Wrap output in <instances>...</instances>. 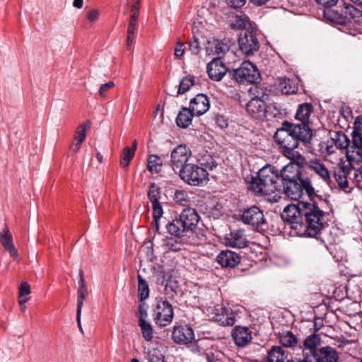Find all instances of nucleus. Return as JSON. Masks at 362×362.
<instances>
[{"label":"nucleus","instance_id":"obj_1","mask_svg":"<svg viewBox=\"0 0 362 362\" xmlns=\"http://www.w3.org/2000/svg\"><path fill=\"white\" fill-rule=\"evenodd\" d=\"M324 216L315 203L304 202L286 206L281 214L290 225L291 232L300 237H316L323 227Z\"/></svg>","mask_w":362,"mask_h":362},{"label":"nucleus","instance_id":"obj_2","mask_svg":"<svg viewBox=\"0 0 362 362\" xmlns=\"http://www.w3.org/2000/svg\"><path fill=\"white\" fill-rule=\"evenodd\" d=\"M312 137L313 130L310 126L296 124L288 121L283 122L274 135L279 151L298 165L305 163V157L296 149L300 143L304 145L310 144Z\"/></svg>","mask_w":362,"mask_h":362},{"label":"nucleus","instance_id":"obj_3","mask_svg":"<svg viewBox=\"0 0 362 362\" xmlns=\"http://www.w3.org/2000/svg\"><path fill=\"white\" fill-rule=\"evenodd\" d=\"M279 173L281 189L290 199H299L302 197L303 192L310 199L316 196L311 179L308 175L305 167H300L294 160H291Z\"/></svg>","mask_w":362,"mask_h":362},{"label":"nucleus","instance_id":"obj_4","mask_svg":"<svg viewBox=\"0 0 362 362\" xmlns=\"http://www.w3.org/2000/svg\"><path fill=\"white\" fill-rule=\"evenodd\" d=\"M250 188L255 194L265 196L280 192L282 186L279 170L271 165H264L259 170L257 178H253Z\"/></svg>","mask_w":362,"mask_h":362},{"label":"nucleus","instance_id":"obj_5","mask_svg":"<svg viewBox=\"0 0 362 362\" xmlns=\"http://www.w3.org/2000/svg\"><path fill=\"white\" fill-rule=\"evenodd\" d=\"M200 217L194 209L188 207L184 209L178 218L165 223L167 231L177 238L187 235L188 233L194 232L199 223Z\"/></svg>","mask_w":362,"mask_h":362},{"label":"nucleus","instance_id":"obj_6","mask_svg":"<svg viewBox=\"0 0 362 362\" xmlns=\"http://www.w3.org/2000/svg\"><path fill=\"white\" fill-rule=\"evenodd\" d=\"M325 17L341 25L351 22L359 23L362 21V11L351 4L344 3L339 11H325Z\"/></svg>","mask_w":362,"mask_h":362},{"label":"nucleus","instance_id":"obj_7","mask_svg":"<svg viewBox=\"0 0 362 362\" xmlns=\"http://www.w3.org/2000/svg\"><path fill=\"white\" fill-rule=\"evenodd\" d=\"M228 76L238 83H256L260 79V74L256 66L249 61H245L239 68L229 71Z\"/></svg>","mask_w":362,"mask_h":362},{"label":"nucleus","instance_id":"obj_8","mask_svg":"<svg viewBox=\"0 0 362 362\" xmlns=\"http://www.w3.org/2000/svg\"><path fill=\"white\" fill-rule=\"evenodd\" d=\"M240 220L257 231L264 230L267 228V221L263 210L255 205L244 209Z\"/></svg>","mask_w":362,"mask_h":362},{"label":"nucleus","instance_id":"obj_9","mask_svg":"<svg viewBox=\"0 0 362 362\" xmlns=\"http://www.w3.org/2000/svg\"><path fill=\"white\" fill-rule=\"evenodd\" d=\"M178 173L184 182L192 186H199L209 180L206 170L196 164L189 163Z\"/></svg>","mask_w":362,"mask_h":362},{"label":"nucleus","instance_id":"obj_10","mask_svg":"<svg viewBox=\"0 0 362 362\" xmlns=\"http://www.w3.org/2000/svg\"><path fill=\"white\" fill-rule=\"evenodd\" d=\"M148 198L152 204V228L155 232L160 233V223L163 214V209L159 202L160 198V189L155 183H151L149 186Z\"/></svg>","mask_w":362,"mask_h":362},{"label":"nucleus","instance_id":"obj_11","mask_svg":"<svg viewBox=\"0 0 362 362\" xmlns=\"http://www.w3.org/2000/svg\"><path fill=\"white\" fill-rule=\"evenodd\" d=\"M153 316L156 325L160 327L170 325L174 317L172 305L167 300H158L153 310Z\"/></svg>","mask_w":362,"mask_h":362},{"label":"nucleus","instance_id":"obj_12","mask_svg":"<svg viewBox=\"0 0 362 362\" xmlns=\"http://www.w3.org/2000/svg\"><path fill=\"white\" fill-rule=\"evenodd\" d=\"M237 314L230 308L222 305L214 306L211 313V320L221 326H233L236 322Z\"/></svg>","mask_w":362,"mask_h":362},{"label":"nucleus","instance_id":"obj_13","mask_svg":"<svg viewBox=\"0 0 362 362\" xmlns=\"http://www.w3.org/2000/svg\"><path fill=\"white\" fill-rule=\"evenodd\" d=\"M191 156V151L186 145H178L171 152L170 166L175 172L180 171L187 165L188 160Z\"/></svg>","mask_w":362,"mask_h":362},{"label":"nucleus","instance_id":"obj_14","mask_svg":"<svg viewBox=\"0 0 362 362\" xmlns=\"http://www.w3.org/2000/svg\"><path fill=\"white\" fill-rule=\"evenodd\" d=\"M305 164L300 165L305 167V170H310L317 175L327 185L331 188L333 187L334 183L332 182L330 173L325 165L319 158H312L308 161L305 158Z\"/></svg>","mask_w":362,"mask_h":362},{"label":"nucleus","instance_id":"obj_15","mask_svg":"<svg viewBox=\"0 0 362 362\" xmlns=\"http://www.w3.org/2000/svg\"><path fill=\"white\" fill-rule=\"evenodd\" d=\"M238 45L240 52L247 55H253L259 48V44L255 35L249 30L240 34Z\"/></svg>","mask_w":362,"mask_h":362},{"label":"nucleus","instance_id":"obj_16","mask_svg":"<svg viewBox=\"0 0 362 362\" xmlns=\"http://www.w3.org/2000/svg\"><path fill=\"white\" fill-rule=\"evenodd\" d=\"M172 339L177 344H189L194 340V330L187 325L175 326Z\"/></svg>","mask_w":362,"mask_h":362},{"label":"nucleus","instance_id":"obj_17","mask_svg":"<svg viewBox=\"0 0 362 362\" xmlns=\"http://www.w3.org/2000/svg\"><path fill=\"white\" fill-rule=\"evenodd\" d=\"M228 69L223 62L219 59H214L207 64V73L209 77L214 81H220L226 75H228Z\"/></svg>","mask_w":362,"mask_h":362},{"label":"nucleus","instance_id":"obj_18","mask_svg":"<svg viewBox=\"0 0 362 362\" xmlns=\"http://www.w3.org/2000/svg\"><path fill=\"white\" fill-rule=\"evenodd\" d=\"M240 259L239 254L229 250H222L216 258V262L223 268H235Z\"/></svg>","mask_w":362,"mask_h":362},{"label":"nucleus","instance_id":"obj_19","mask_svg":"<svg viewBox=\"0 0 362 362\" xmlns=\"http://www.w3.org/2000/svg\"><path fill=\"white\" fill-rule=\"evenodd\" d=\"M246 110L252 117L263 119L266 117L267 107L263 100L255 97L247 103Z\"/></svg>","mask_w":362,"mask_h":362},{"label":"nucleus","instance_id":"obj_20","mask_svg":"<svg viewBox=\"0 0 362 362\" xmlns=\"http://www.w3.org/2000/svg\"><path fill=\"white\" fill-rule=\"evenodd\" d=\"M210 107L209 98L202 93L197 94L190 100L189 109L196 116H201L206 113Z\"/></svg>","mask_w":362,"mask_h":362},{"label":"nucleus","instance_id":"obj_21","mask_svg":"<svg viewBox=\"0 0 362 362\" xmlns=\"http://www.w3.org/2000/svg\"><path fill=\"white\" fill-rule=\"evenodd\" d=\"M313 362H338L339 355L337 351L330 347L324 346L319 349L315 355H310Z\"/></svg>","mask_w":362,"mask_h":362},{"label":"nucleus","instance_id":"obj_22","mask_svg":"<svg viewBox=\"0 0 362 362\" xmlns=\"http://www.w3.org/2000/svg\"><path fill=\"white\" fill-rule=\"evenodd\" d=\"M251 331L246 327L236 326L232 331V337L235 344L240 347H244L252 340Z\"/></svg>","mask_w":362,"mask_h":362},{"label":"nucleus","instance_id":"obj_23","mask_svg":"<svg viewBox=\"0 0 362 362\" xmlns=\"http://www.w3.org/2000/svg\"><path fill=\"white\" fill-rule=\"evenodd\" d=\"M248 241L245 237L244 230H232L230 238H228V243L230 247L244 248L247 247Z\"/></svg>","mask_w":362,"mask_h":362},{"label":"nucleus","instance_id":"obj_24","mask_svg":"<svg viewBox=\"0 0 362 362\" xmlns=\"http://www.w3.org/2000/svg\"><path fill=\"white\" fill-rule=\"evenodd\" d=\"M320 338L317 334H313L306 337L303 342V356L315 355L319 350L317 347L320 345Z\"/></svg>","mask_w":362,"mask_h":362},{"label":"nucleus","instance_id":"obj_25","mask_svg":"<svg viewBox=\"0 0 362 362\" xmlns=\"http://www.w3.org/2000/svg\"><path fill=\"white\" fill-rule=\"evenodd\" d=\"M313 112V106L311 103H303L298 107L295 118L301 122L300 124L309 126V118Z\"/></svg>","mask_w":362,"mask_h":362},{"label":"nucleus","instance_id":"obj_26","mask_svg":"<svg viewBox=\"0 0 362 362\" xmlns=\"http://www.w3.org/2000/svg\"><path fill=\"white\" fill-rule=\"evenodd\" d=\"M0 243L4 249L9 252L11 257H17L18 252L13 243L12 235L9 233L6 226L5 227L3 233H0Z\"/></svg>","mask_w":362,"mask_h":362},{"label":"nucleus","instance_id":"obj_27","mask_svg":"<svg viewBox=\"0 0 362 362\" xmlns=\"http://www.w3.org/2000/svg\"><path fill=\"white\" fill-rule=\"evenodd\" d=\"M279 90L285 95L296 93L298 90V83L295 79L282 78L279 79Z\"/></svg>","mask_w":362,"mask_h":362},{"label":"nucleus","instance_id":"obj_28","mask_svg":"<svg viewBox=\"0 0 362 362\" xmlns=\"http://www.w3.org/2000/svg\"><path fill=\"white\" fill-rule=\"evenodd\" d=\"M194 116L189 108L183 107L176 118V124L179 127L185 129L192 124Z\"/></svg>","mask_w":362,"mask_h":362},{"label":"nucleus","instance_id":"obj_29","mask_svg":"<svg viewBox=\"0 0 362 362\" xmlns=\"http://www.w3.org/2000/svg\"><path fill=\"white\" fill-rule=\"evenodd\" d=\"M287 354L279 346H274L267 353V362H285Z\"/></svg>","mask_w":362,"mask_h":362},{"label":"nucleus","instance_id":"obj_30","mask_svg":"<svg viewBox=\"0 0 362 362\" xmlns=\"http://www.w3.org/2000/svg\"><path fill=\"white\" fill-rule=\"evenodd\" d=\"M179 284L177 280L169 278L166 280L164 295L167 299L173 300L177 296Z\"/></svg>","mask_w":362,"mask_h":362},{"label":"nucleus","instance_id":"obj_31","mask_svg":"<svg viewBox=\"0 0 362 362\" xmlns=\"http://www.w3.org/2000/svg\"><path fill=\"white\" fill-rule=\"evenodd\" d=\"M197 161L201 165L199 167L206 169V172H208V170H212L217 166L216 160L210 154L208 153L207 151L199 153L197 158Z\"/></svg>","mask_w":362,"mask_h":362},{"label":"nucleus","instance_id":"obj_32","mask_svg":"<svg viewBox=\"0 0 362 362\" xmlns=\"http://www.w3.org/2000/svg\"><path fill=\"white\" fill-rule=\"evenodd\" d=\"M163 160L160 157L151 154L148 158V170L153 173H158L161 170Z\"/></svg>","mask_w":362,"mask_h":362},{"label":"nucleus","instance_id":"obj_33","mask_svg":"<svg viewBox=\"0 0 362 362\" xmlns=\"http://www.w3.org/2000/svg\"><path fill=\"white\" fill-rule=\"evenodd\" d=\"M138 296L140 301H144L149 296L148 284L140 274H138Z\"/></svg>","mask_w":362,"mask_h":362},{"label":"nucleus","instance_id":"obj_34","mask_svg":"<svg viewBox=\"0 0 362 362\" xmlns=\"http://www.w3.org/2000/svg\"><path fill=\"white\" fill-rule=\"evenodd\" d=\"M90 127V122L86 121L84 123L78 125L75 131L74 141L83 142L86 137L87 130Z\"/></svg>","mask_w":362,"mask_h":362},{"label":"nucleus","instance_id":"obj_35","mask_svg":"<svg viewBox=\"0 0 362 362\" xmlns=\"http://www.w3.org/2000/svg\"><path fill=\"white\" fill-rule=\"evenodd\" d=\"M142 336L146 341H151L153 338V332L151 325L146 320H139Z\"/></svg>","mask_w":362,"mask_h":362},{"label":"nucleus","instance_id":"obj_36","mask_svg":"<svg viewBox=\"0 0 362 362\" xmlns=\"http://www.w3.org/2000/svg\"><path fill=\"white\" fill-rule=\"evenodd\" d=\"M332 141L335 146L339 149L347 148L349 145V139L342 132H336L332 137Z\"/></svg>","mask_w":362,"mask_h":362},{"label":"nucleus","instance_id":"obj_37","mask_svg":"<svg viewBox=\"0 0 362 362\" xmlns=\"http://www.w3.org/2000/svg\"><path fill=\"white\" fill-rule=\"evenodd\" d=\"M195 84L194 77L192 75H187L185 76L179 84L177 90L178 94H184L189 90V88Z\"/></svg>","mask_w":362,"mask_h":362},{"label":"nucleus","instance_id":"obj_38","mask_svg":"<svg viewBox=\"0 0 362 362\" xmlns=\"http://www.w3.org/2000/svg\"><path fill=\"white\" fill-rule=\"evenodd\" d=\"M279 341L285 347H294L296 346L298 340L294 334L288 331L280 336Z\"/></svg>","mask_w":362,"mask_h":362},{"label":"nucleus","instance_id":"obj_39","mask_svg":"<svg viewBox=\"0 0 362 362\" xmlns=\"http://www.w3.org/2000/svg\"><path fill=\"white\" fill-rule=\"evenodd\" d=\"M334 177L336 182L338 183L339 188L346 192H349V182L344 171L339 170L335 172Z\"/></svg>","mask_w":362,"mask_h":362},{"label":"nucleus","instance_id":"obj_40","mask_svg":"<svg viewBox=\"0 0 362 362\" xmlns=\"http://www.w3.org/2000/svg\"><path fill=\"white\" fill-rule=\"evenodd\" d=\"M135 153L130 149L129 146L124 148L120 159V165L122 168H126L129 166L131 160L134 156Z\"/></svg>","mask_w":362,"mask_h":362},{"label":"nucleus","instance_id":"obj_41","mask_svg":"<svg viewBox=\"0 0 362 362\" xmlns=\"http://www.w3.org/2000/svg\"><path fill=\"white\" fill-rule=\"evenodd\" d=\"M352 148V152H356V153L361 156V159L362 160V136L356 132V131L353 133L352 136V146H351Z\"/></svg>","mask_w":362,"mask_h":362},{"label":"nucleus","instance_id":"obj_42","mask_svg":"<svg viewBox=\"0 0 362 362\" xmlns=\"http://www.w3.org/2000/svg\"><path fill=\"white\" fill-rule=\"evenodd\" d=\"M174 201L183 206H187L189 203V199L187 192L180 189H176L175 192Z\"/></svg>","mask_w":362,"mask_h":362},{"label":"nucleus","instance_id":"obj_43","mask_svg":"<svg viewBox=\"0 0 362 362\" xmlns=\"http://www.w3.org/2000/svg\"><path fill=\"white\" fill-rule=\"evenodd\" d=\"M229 40H217L214 46V52L217 54H225L230 49Z\"/></svg>","mask_w":362,"mask_h":362},{"label":"nucleus","instance_id":"obj_44","mask_svg":"<svg viewBox=\"0 0 362 362\" xmlns=\"http://www.w3.org/2000/svg\"><path fill=\"white\" fill-rule=\"evenodd\" d=\"M165 245L168 250L173 252H178L183 247L182 243L180 240L173 238H167Z\"/></svg>","mask_w":362,"mask_h":362},{"label":"nucleus","instance_id":"obj_45","mask_svg":"<svg viewBox=\"0 0 362 362\" xmlns=\"http://www.w3.org/2000/svg\"><path fill=\"white\" fill-rule=\"evenodd\" d=\"M148 360L149 362H163L164 356L158 349H151L148 352Z\"/></svg>","mask_w":362,"mask_h":362},{"label":"nucleus","instance_id":"obj_46","mask_svg":"<svg viewBox=\"0 0 362 362\" xmlns=\"http://www.w3.org/2000/svg\"><path fill=\"white\" fill-rule=\"evenodd\" d=\"M88 288H78L77 292V310H81L83 305V301L88 296Z\"/></svg>","mask_w":362,"mask_h":362},{"label":"nucleus","instance_id":"obj_47","mask_svg":"<svg viewBox=\"0 0 362 362\" xmlns=\"http://www.w3.org/2000/svg\"><path fill=\"white\" fill-rule=\"evenodd\" d=\"M134 2L131 6L132 14L129 17V20L138 21L141 0H134Z\"/></svg>","mask_w":362,"mask_h":362},{"label":"nucleus","instance_id":"obj_48","mask_svg":"<svg viewBox=\"0 0 362 362\" xmlns=\"http://www.w3.org/2000/svg\"><path fill=\"white\" fill-rule=\"evenodd\" d=\"M316 3L322 7L325 8L326 9L324 10L328 11L331 10L330 8L335 6L337 3L338 2V0H315ZM325 14V12H323Z\"/></svg>","mask_w":362,"mask_h":362},{"label":"nucleus","instance_id":"obj_49","mask_svg":"<svg viewBox=\"0 0 362 362\" xmlns=\"http://www.w3.org/2000/svg\"><path fill=\"white\" fill-rule=\"evenodd\" d=\"M189 50L194 54H197L200 51L199 42L197 38L194 37L193 40L189 41Z\"/></svg>","mask_w":362,"mask_h":362},{"label":"nucleus","instance_id":"obj_50","mask_svg":"<svg viewBox=\"0 0 362 362\" xmlns=\"http://www.w3.org/2000/svg\"><path fill=\"white\" fill-rule=\"evenodd\" d=\"M115 86V83L113 81H109L108 83H104L101 85L99 89V94L101 97H104L105 95V93L110 89L112 88Z\"/></svg>","mask_w":362,"mask_h":362},{"label":"nucleus","instance_id":"obj_51","mask_svg":"<svg viewBox=\"0 0 362 362\" xmlns=\"http://www.w3.org/2000/svg\"><path fill=\"white\" fill-rule=\"evenodd\" d=\"M30 293V285L27 282H22L19 287L18 295L28 296Z\"/></svg>","mask_w":362,"mask_h":362},{"label":"nucleus","instance_id":"obj_52","mask_svg":"<svg viewBox=\"0 0 362 362\" xmlns=\"http://www.w3.org/2000/svg\"><path fill=\"white\" fill-rule=\"evenodd\" d=\"M100 11L98 9H92L87 13V19L94 23L98 21L99 17Z\"/></svg>","mask_w":362,"mask_h":362},{"label":"nucleus","instance_id":"obj_53","mask_svg":"<svg viewBox=\"0 0 362 362\" xmlns=\"http://www.w3.org/2000/svg\"><path fill=\"white\" fill-rule=\"evenodd\" d=\"M226 1L229 6L235 8H240L246 3V0H226Z\"/></svg>","mask_w":362,"mask_h":362},{"label":"nucleus","instance_id":"obj_54","mask_svg":"<svg viewBox=\"0 0 362 362\" xmlns=\"http://www.w3.org/2000/svg\"><path fill=\"white\" fill-rule=\"evenodd\" d=\"M148 316L147 310L146 308L145 303H142L139 305V310L137 314V317H139V320H146V318Z\"/></svg>","mask_w":362,"mask_h":362},{"label":"nucleus","instance_id":"obj_55","mask_svg":"<svg viewBox=\"0 0 362 362\" xmlns=\"http://www.w3.org/2000/svg\"><path fill=\"white\" fill-rule=\"evenodd\" d=\"M184 52H185L184 45L182 42H178L176 45V47L175 48V57L177 58H180L184 54Z\"/></svg>","mask_w":362,"mask_h":362},{"label":"nucleus","instance_id":"obj_56","mask_svg":"<svg viewBox=\"0 0 362 362\" xmlns=\"http://www.w3.org/2000/svg\"><path fill=\"white\" fill-rule=\"evenodd\" d=\"M138 21L129 20L128 28H127V34L135 35L136 28H137Z\"/></svg>","mask_w":362,"mask_h":362},{"label":"nucleus","instance_id":"obj_57","mask_svg":"<svg viewBox=\"0 0 362 362\" xmlns=\"http://www.w3.org/2000/svg\"><path fill=\"white\" fill-rule=\"evenodd\" d=\"M216 123L221 129H224V128H226L228 127L227 120L222 115H217L216 117Z\"/></svg>","mask_w":362,"mask_h":362},{"label":"nucleus","instance_id":"obj_58","mask_svg":"<svg viewBox=\"0 0 362 362\" xmlns=\"http://www.w3.org/2000/svg\"><path fill=\"white\" fill-rule=\"evenodd\" d=\"M82 144H83L82 142H79V141L73 142L69 148L70 153L72 155L76 153L81 148Z\"/></svg>","mask_w":362,"mask_h":362},{"label":"nucleus","instance_id":"obj_59","mask_svg":"<svg viewBox=\"0 0 362 362\" xmlns=\"http://www.w3.org/2000/svg\"><path fill=\"white\" fill-rule=\"evenodd\" d=\"M355 129L360 133H362V115L356 117L355 122Z\"/></svg>","mask_w":362,"mask_h":362},{"label":"nucleus","instance_id":"obj_60","mask_svg":"<svg viewBox=\"0 0 362 362\" xmlns=\"http://www.w3.org/2000/svg\"><path fill=\"white\" fill-rule=\"evenodd\" d=\"M79 277H80L79 282H78L79 288H87L86 283H85L83 271L82 269L79 270Z\"/></svg>","mask_w":362,"mask_h":362},{"label":"nucleus","instance_id":"obj_61","mask_svg":"<svg viewBox=\"0 0 362 362\" xmlns=\"http://www.w3.org/2000/svg\"><path fill=\"white\" fill-rule=\"evenodd\" d=\"M135 35L127 34V49H130L134 41Z\"/></svg>","mask_w":362,"mask_h":362},{"label":"nucleus","instance_id":"obj_62","mask_svg":"<svg viewBox=\"0 0 362 362\" xmlns=\"http://www.w3.org/2000/svg\"><path fill=\"white\" fill-rule=\"evenodd\" d=\"M250 3L257 6L266 5L270 0H249Z\"/></svg>","mask_w":362,"mask_h":362},{"label":"nucleus","instance_id":"obj_63","mask_svg":"<svg viewBox=\"0 0 362 362\" xmlns=\"http://www.w3.org/2000/svg\"><path fill=\"white\" fill-rule=\"evenodd\" d=\"M81 310H76V321L78 327L81 332H83L81 322Z\"/></svg>","mask_w":362,"mask_h":362},{"label":"nucleus","instance_id":"obj_64","mask_svg":"<svg viewBox=\"0 0 362 362\" xmlns=\"http://www.w3.org/2000/svg\"><path fill=\"white\" fill-rule=\"evenodd\" d=\"M207 362H218V359L213 353L206 354Z\"/></svg>","mask_w":362,"mask_h":362}]
</instances>
